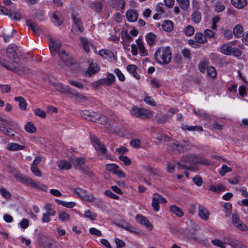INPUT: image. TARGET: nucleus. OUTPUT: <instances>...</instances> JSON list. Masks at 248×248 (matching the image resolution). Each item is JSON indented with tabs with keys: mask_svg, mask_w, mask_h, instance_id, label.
<instances>
[{
	"mask_svg": "<svg viewBox=\"0 0 248 248\" xmlns=\"http://www.w3.org/2000/svg\"><path fill=\"white\" fill-rule=\"evenodd\" d=\"M171 51L170 47H160L155 53V61L160 64H167L171 59Z\"/></svg>",
	"mask_w": 248,
	"mask_h": 248,
	"instance_id": "obj_1",
	"label": "nucleus"
},
{
	"mask_svg": "<svg viewBox=\"0 0 248 248\" xmlns=\"http://www.w3.org/2000/svg\"><path fill=\"white\" fill-rule=\"evenodd\" d=\"M15 177L18 181L27 186H29L32 188L44 191H46L47 190V187L46 186L41 184L38 181H34L31 178L21 173H17L15 175Z\"/></svg>",
	"mask_w": 248,
	"mask_h": 248,
	"instance_id": "obj_2",
	"label": "nucleus"
},
{
	"mask_svg": "<svg viewBox=\"0 0 248 248\" xmlns=\"http://www.w3.org/2000/svg\"><path fill=\"white\" fill-rule=\"evenodd\" d=\"M56 90L62 94H66L70 97L78 99H83L84 97L78 93L76 90L69 87L68 86L64 85L59 82H52Z\"/></svg>",
	"mask_w": 248,
	"mask_h": 248,
	"instance_id": "obj_3",
	"label": "nucleus"
},
{
	"mask_svg": "<svg viewBox=\"0 0 248 248\" xmlns=\"http://www.w3.org/2000/svg\"><path fill=\"white\" fill-rule=\"evenodd\" d=\"M182 162L189 164V165L184 164L182 163L178 162L176 169L178 170H186L191 169L190 164H194L197 163L198 159L197 157L193 155H187L183 156L181 159Z\"/></svg>",
	"mask_w": 248,
	"mask_h": 248,
	"instance_id": "obj_4",
	"label": "nucleus"
},
{
	"mask_svg": "<svg viewBox=\"0 0 248 248\" xmlns=\"http://www.w3.org/2000/svg\"><path fill=\"white\" fill-rule=\"evenodd\" d=\"M82 117L85 119L89 121L101 124H105L108 121V119L106 116H103L102 117V118L104 119L103 121H101V120H100V114H98L93 111L85 110L82 111Z\"/></svg>",
	"mask_w": 248,
	"mask_h": 248,
	"instance_id": "obj_5",
	"label": "nucleus"
},
{
	"mask_svg": "<svg viewBox=\"0 0 248 248\" xmlns=\"http://www.w3.org/2000/svg\"><path fill=\"white\" fill-rule=\"evenodd\" d=\"M2 65L6 69L19 74L27 73L30 71V69L24 65L18 64L17 61H15L13 63H2Z\"/></svg>",
	"mask_w": 248,
	"mask_h": 248,
	"instance_id": "obj_6",
	"label": "nucleus"
},
{
	"mask_svg": "<svg viewBox=\"0 0 248 248\" xmlns=\"http://www.w3.org/2000/svg\"><path fill=\"white\" fill-rule=\"evenodd\" d=\"M91 140L97 153L100 155H105L106 158H108L106 147L101 140L94 136L91 137Z\"/></svg>",
	"mask_w": 248,
	"mask_h": 248,
	"instance_id": "obj_7",
	"label": "nucleus"
},
{
	"mask_svg": "<svg viewBox=\"0 0 248 248\" xmlns=\"http://www.w3.org/2000/svg\"><path fill=\"white\" fill-rule=\"evenodd\" d=\"M187 143L185 141H183L182 142L176 141L174 143L170 145L168 147L167 150L169 153L171 154L181 153L187 149Z\"/></svg>",
	"mask_w": 248,
	"mask_h": 248,
	"instance_id": "obj_8",
	"label": "nucleus"
},
{
	"mask_svg": "<svg viewBox=\"0 0 248 248\" xmlns=\"http://www.w3.org/2000/svg\"><path fill=\"white\" fill-rule=\"evenodd\" d=\"M167 202L166 199L162 195L157 193H155L153 194L152 206L155 211L157 212L159 210L160 207L159 204L160 203L165 204Z\"/></svg>",
	"mask_w": 248,
	"mask_h": 248,
	"instance_id": "obj_9",
	"label": "nucleus"
},
{
	"mask_svg": "<svg viewBox=\"0 0 248 248\" xmlns=\"http://www.w3.org/2000/svg\"><path fill=\"white\" fill-rule=\"evenodd\" d=\"M79 39L84 50L86 52H89L91 49L95 50V47L93 44L86 38L81 37Z\"/></svg>",
	"mask_w": 248,
	"mask_h": 248,
	"instance_id": "obj_10",
	"label": "nucleus"
},
{
	"mask_svg": "<svg viewBox=\"0 0 248 248\" xmlns=\"http://www.w3.org/2000/svg\"><path fill=\"white\" fill-rule=\"evenodd\" d=\"M135 219L137 222L144 225L150 230H152L153 229V226L149 220L142 215H137L136 216Z\"/></svg>",
	"mask_w": 248,
	"mask_h": 248,
	"instance_id": "obj_11",
	"label": "nucleus"
},
{
	"mask_svg": "<svg viewBox=\"0 0 248 248\" xmlns=\"http://www.w3.org/2000/svg\"><path fill=\"white\" fill-rule=\"evenodd\" d=\"M49 47L52 55L57 53L60 48L61 43L59 41H56L53 38H50Z\"/></svg>",
	"mask_w": 248,
	"mask_h": 248,
	"instance_id": "obj_12",
	"label": "nucleus"
},
{
	"mask_svg": "<svg viewBox=\"0 0 248 248\" xmlns=\"http://www.w3.org/2000/svg\"><path fill=\"white\" fill-rule=\"evenodd\" d=\"M198 215L203 220H207L209 219L210 213L205 207L200 205L198 207Z\"/></svg>",
	"mask_w": 248,
	"mask_h": 248,
	"instance_id": "obj_13",
	"label": "nucleus"
},
{
	"mask_svg": "<svg viewBox=\"0 0 248 248\" xmlns=\"http://www.w3.org/2000/svg\"><path fill=\"white\" fill-rule=\"evenodd\" d=\"M138 13L136 10L130 9L126 13V16L127 20L129 22H135L138 18Z\"/></svg>",
	"mask_w": 248,
	"mask_h": 248,
	"instance_id": "obj_14",
	"label": "nucleus"
},
{
	"mask_svg": "<svg viewBox=\"0 0 248 248\" xmlns=\"http://www.w3.org/2000/svg\"><path fill=\"white\" fill-rule=\"evenodd\" d=\"M17 49V46L14 44H10L8 46L7 49V54L10 58L16 59L17 57L16 51Z\"/></svg>",
	"mask_w": 248,
	"mask_h": 248,
	"instance_id": "obj_15",
	"label": "nucleus"
},
{
	"mask_svg": "<svg viewBox=\"0 0 248 248\" xmlns=\"http://www.w3.org/2000/svg\"><path fill=\"white\" fill-rule=\"evenodd\" d=\"M103 86H109L112 85L115 81V77L112 74H108L106 78H101Z\"/></svg>",
	"mask_w": 248,
	"mask_h": 248,
	"instance_id": "obj_16",
	"label": "nucleus"
},
{
	"mask_svg": "<svg viewBox=\"0 0 248 248\" xmlns=\"http://www.w3.org/2000/svg\"><path fill=\"white\" fill-rule=\"evenodd\" d=\"M59 56L62 62L66 65H68L72 63L71 60L68 54H66L65 50H62L59 53Z\"/></svg>",
	"mask_w": 248,
	"mask_h": 248,
	"instance_id": "obj_17",
	"label": "nucleus"
},
{
	"mask_svg": "<svg viewBox=\"0 0 248 248\" xmlns=\"http://www.w3.org/2000/svg\"><path fill=\"white\" fill-rule=\"evenodd\" d=\"M232 47L230 44L226 43L220 46V51L222 53L225 55H230L232 54Z\"/></svg>",
	"mask_w": 248,
	"mask_h": 248,
	"instance_id": "obj_18",
	"label": "nucleus"
},
{
	"mask_svg": "<svg viewBox=\"0 0 248 248\" xmlns=\"http://www.w3.org/2000/svg\"><path fill=\"white\" fill-rule=\"evenodd\" d=\"M137 43V46L139 49L140 53L142 56H145L147 55L148 53L145 47L144 46L143 43L142 41L140 39H137L136 41Z\"/></svg>",
	"mask_w": 248,
	"mask_h": 248,
	"instance_id": "obj_19",
	"label": "nucleus"
},
{
	"mask_svg": "<svg viewBox=\"0 0 248 248\" xmlns=\"http://www.w3.org/2000/svg\"><path fill=\"white\" fill-rule=\"evenodd\" d=\"M137 67L134 64H130L127 65V71L137 79L140 78V76L138 74L137 72Z\"/></svg>",
	"mask_w": 248,
	"mask_h": 248,
	"instance_id": "obj_20",
	"label": "nucleus"
},
{
	"mask_svg": "<svg viewBox=\"0 0 248 248\" xmlns=\"http://www.w3.org/2000/svg\"><path fill=\"white\" fill-rule=\"evenodd\" d=\"M80 198L84 201L90 202H94L95 200V198L93 195L86 190H85V193L82 195Z\"/></svg>",
	"mask_w": 248,
	"mask_h": 248,
	"instance_id": "obj_21",
	"label": "nucleus"
},
{
	"mask_svg": "<svg viewBox=\"0 0 248 248\" xmlns=\"http://www.w3.org/2000/svg\"><path fill=\"white\" fill-rule=\"evenodd\" d=\"M153 112L147 109L141 108L139 118L144 119L150 118L153 116Z\"/></svg>",
	"mask_w": 248,
	"mask_h": 248,
	"instance_id": "obj_22",
	"label": "nucleus"
},
{
	"mask_svg": "<svg viewBox=\"0 0 248 248\" xmlns=\"http://www.w3.org/2000/svg\"><path fill=\"white\" fill-rule=\"evenodd\" d=\"M25 147L16 143H9L7 145V149L9 151H17L23 150Z\"/></svg>",
	"mask_w": 248,
	"mask_h": 248,
	"instance_id": "obj_23",
	"label": "nucleus"
},
{
	"mask_svg": "<svg viewBox=\"0 0 248 248\" xmlns=\"http://www.w3.org/2000/svg\"><path fill=\"white\" fill-rule=\"evenodd\" d=\"M195 41L201 44H203L206 43L207 40L205 37L204 34L203 35L201 32H197L194 36Z\"/></svg>",
	"mask_w": 248,
	"mask_h": 248,
	"instance_id": "obj_24",
	"label": "nucleus"
},
{
	"mask_svg": "<svg viewBox=\"0 0 248 248\" xmlns=\"http://www.w3.org/2000/svg\"><path fill=\"white\" fill-rule=\"evenodd\" d=\"M76 163V167L77 169L81 170L83 169L85 167V159L83 157L76 158L75 160Z\"/></svg>",
	"mask_w": 248,
	"mask_h": 248,
	"instance_id": "obj_25",
	"label": "nucleus"
},
{
	"mask_svg": "<svg viewBox=\"0 0 248 248\" xmlns=\"http://www.w3.org/2000/svg\"><path fill=\"white\" fill-rule=\"evenodd\" d=\"M162 27L165 31L170 32L173 29V23L170 20H165L163 22Z\"/></svg>",
	"mask_w": 248,
	"mask_h": 248,
	"instance_id": "obj_26",
	"label": "nucleus"
},
{
	"mask_svg": "<svg viewBox=\"0 0 248 248\" xmlns=\"http://www.w3.org/2000/svg\"><path fill=\"white\" fill-rule=\"evenodd\" d=\"M16 101L19 102V106L22 110H26L27 109V102L25 99L22 96L16 97L14 98Z\"/></svg>",
	"mask_w": 248,
	"mask_h": 248,
	"instance_id": "obj_27",
	"label": "nucleus"
},
{
	"mask_svg": "<svg viewBox=\"0 0 248 248\" xmlns=\"http://www.w3.org/2000/svg\"><path fill=\"white\" fill-rule=\"evenodd\" d=\"M90 6L96 12H100L103 8V4L99 1H95L91 3Z\"/></svg>",
	"mask_w": 248,
	"mask_h": 248,
	"instance_id": "obj_28",
	"label": "nucleus"
},
{
	"mask_svg": "<svg viewBox=\"0 0 248 248\" xmlns=\"http://www.w3.org/2000/svg\"><path fill=\"white\" fill-rule=\"evenodd\" d=\"M57 165L61 170H69L71 168L70 163L65 160H61L57 163Z\"/></svg>",
	"mask_w": 248,
	"mask_h": 248,
	"instance_id": "obj_29",
	"label": "nucleus"
},
{
	"mask_svg": "<svg viewBox=\"0 0 248 248\" xmlns=\"http://www.w3.org/2000/svg\"><path fill=\"white\" fill-rule=\"evenodd\" d=\"M55 201L57 203H59V204L68 208H71L76 205V203L73 202H65L61 201L57 199H55Z\"/></svg>",
	"mask_w": 248,
	"mask_h": 248,
	"instance_id": "obj_30",
	"label": "nucleus"
},
{
	"mask_svg": "<svg viewBox=\"0 0 248 248\" xmlns=\"http://www.w3.org/2000/svg\"><path fill=\"white\" fill-rule=\"evenodd\" d=\"M232 4L235 7L241 9L247 4L246 0H231Z\"/></svg>",
	"mask_w": 248,
	"mask_h": 248,
	"instance_id": "obj_31",
	"label": "nucleus"
},
{
	"mask_svg": "<svg viewBox=\"0 0 248 248\" xmlns=\"http://www.w3.org/2000/svg\"><path fill=\"white\" fill-rule=\"evenodd\" d=\"M118 226L120 227L121 228L125 229L129 232L138 233V232H136V229L135 227H133L130 224L127 223H123L121 224H118Z\"/></svg>",
	"mask_w": 248,
	"mask_h": 248,
	"instance_id": "obj_32",
	"label": "nucleus"
},
{
	"mask_svg": "<svg viewBox=\"0 0 248 248\" xmlns=\"http://www.w3.org/2000/svg\"><path fill=\"white\" fill-rule=\"evenodd\" d=\"M202 19L201 13L195 10L191 15V19L195 23L198 24L201 21Z\"/></svg>",
	"mask_w": 248,
	"mask_h": 248,
	"instance_id": "obj_33",
	"label": "nucleus"
},
{
	"mask_svg": "<svg viewBox=\"0 0 248 248\" xmlns=\"http://www.w3.org/2000/svg\"><path fill=\"white\" fill-rule=\"evenodd\" d=\"M44 209L46 211V213L51 216H54L56 215V211L54 209L52 208V205L51 203H46L44 205Z\"/></svg>",
	"mask_w": 248,
	"mask_h": 248,
	"instance_id": "obj_34",
	"label": "nucleus"
},
{
	"mask_svg": "<svg viewBox=\"0 0 248 248\" xmlns=\"http://www.w3.org/2000/svg\"><path fill=\"white\" fill-rule=\"evenodd\" d=\"M0 121L5 123L6 124L13 128H16L18 127V123L12 119L6 120L1 117L0 119Z\"/></svg>",
	"mask_w": 248,
	"mask_h": 248,
	"instance_id": "obj_35",
	"label": "nucleus"
},
{
	"mask_svg": "<svg viewBox=\"0 0 248 248\" xmlns=\"http://www.w3.org/2000/svg\"><path fill=\"white\" fill-rule=\"evenodd\" d=\"M243 32V28L241 25H236L233 28V34L234 36L237 38L240 37L242 35Z\"/></svg>",
	"mask_w": 248,
	"mask_h": 248,
	"instance_id": "obj_36",
	"label": "nucleus"
},
{
	"mask_svg": "<svg viewBox=\"0 0 248 248\" xmlns=\"http://www.w3.org/2000/svg\"><path fill=\"white\" fill-rule=\"evenodd\" d=\"M25 130L30 133H34L36 131V128L34 124L31 122H28L25 125Z\"/></svg>",
	"mask_w": 248,
	"mask_h": 248,
	"instance_id": "obj_37",
	"label": "nucleus"
},
{
	"mask_svg": "<svg viewBox=\"0 0 248 248\" xmlns=\"http://www.w3.org/2000/svg\"><path fill=\"white\" fill-rule=\"evenodd\" d=\"M52 21L56 26H60L62 23V20L58 13H53L52 14Z\"/></svg>",
	"mask_w": 248,
	"mask_h": 248,
	"instance_id": "obj_38",
	"label": "nucleus"
},
{
	"mask_svg": "<svg viewBox=\"0 0 248 248\" xmlns=\"http://www.w3.org/2000/svg\"><path fill=\"white\" fill-rule=\"evenodd\" d=\"M170 210L171 212L178 217H182L184 215V213L181 209L175 205H171L170 207Z\"/></svg>",
	"mask_w": 248,
	"mask_h": 248,
	"instance_id": "obj_39",
	"label": "nucleus"
},
{
	"mask_svg": "<svg viewBox=\"0 0 248 248\" xmlns=\"http://www.w3.org/2000/svg\"><path fill=\"white\" fill-rule=\"evenodd\" d=\"M182 128L183 130H187L188 131H202L203 129L202 126H190L188 125H182Z\"/></svg>",
	"mask_w": 248,
	"mask_h": 248,
	"instance_id": "obj_40",
	"label": "nucleus"
},
{
	"mask_svg": "<svg viewBox=\"0 0 248 248\" xmlns=\"http://www.w3.org/2000/svg\"><path fill=\"white\" fill-rule=\"evenodd\" d=\"M4 128H2V129H0L2 132L9 137L13 138L15 136V132L11 128L6 126L4 124Z\"/></svg>",
	"mask_w": 248,
	"mask_h": 248,
	"instance_id": "obj_41",
	"label": "nucleus"
},
{
	"mask_svg": "<svg viewBox=\"0 0 248 248\" xmlns=\"http://www.w3.org/2000/svg\"><path fill=\"white\" fill-rule=\"evenodd\" d=\"M58 218L62 222L67 221L70 219V215L64 211H61L58 213Z\"/></svg>",
	"mask_w": 248,
	"mask_h": 248,
	"instance_id": "obj_42",
	"label": "nucleus"
},
{
	"mask_svg": "<svg viewBox=\"0 0 248 248\" xmlns=\"http://www.w3.org/2000/svg\"><path fill=\"white\" fill-rule=\"evenodd\" d=\"M180 7L184 10H187L189 6V0H176Z\"/></svg>",
	"mask_w": 248,
	"mask_h": 248,
	"instance_id": "obj_43",
	"label": "nucleus"
},
{
	"mask_svg": "<svg viewBox=\"0 0 248 248\" xmlns=\"http://www.w3.org/2000/svg\"><path fill=\"white\" fill-rule=\"evenodd\" d=\"M155 37V35L152 33H149L146 35V41L149 45L152 46L154 44Z\"/></svg>",
	"mask_w": 248,
	"mask_h": 248,
	"instance_id": "obj_44",
	"label": "nucleus"
},
{
	"mask_svg": "<svg viewBox=\"0 0 248 248\" xmlns=\"http://www.w3.org/2000/svg\"><path fill=\"white\" fill-rule=\"evenodd\" d=\"M230 243L232 248H247L246 246L235 239Z\"/></svg>",
	"mask_w": 248,
	"mask_h": 248,
	"instance_id": "obj_45",
	"label": "nucleus"
},
{
	"mask_svg": "<svg viewBox=\"0 0 248 248\" xmlns=\"http://www.w3.org/2000/svg\"><path fill=\"white\" fill-rule=\"evenodd\" d=\"M99 54L102 57L106 56V58L108 57L109 58H111L112 57H113V53L111 51L108 49L101 50L99 52Z\"/></svg>",
	"mask_w": 248,
	"mask_h": 248,
	"instance_id": "obj_46",
	"label": "nucleus"
},
{
	"mask_svg": "<svg viewBox=\"0 0 248 248\" xmlns=\"http://www.w3.org/2000/svg\"><path fill=\"white\" fill-rule=\"evenodd\" d=\"M72 18L75 25L76 26V27L78 29V31L81 32H83L84 28L81 25V22L80 19L74 16H72Z\"/></svg>",
	"mask_w": 248,
	"mask_h": 248,
	"instance_id": "obj_47",
	"label": "nucleus"
},
{
	"mask_svg": "<svg viewBox=\"0 0 248 248\" xmlns=\"http://www.w3.org/2000/svg\"><path fill=\"white\" fill-rule=\"evenodd\" d=\"M207 75L211 78H215L217 76V72L215 68L213 66L207 68Z\"/></svg>",
	"mask_w": 248,
	"mask_h": 248,
	"instance_id": "obj_48",
	"label": "nucleus"
},
{
	"mask_svg": "<svg viewBox=\"0 0 248 248\" xmlns=\"http://www.w3.org/2000/svg\"><path fill=\"white\" fill-rule=\"evenodd\" d=\"M212 243L215 246L221 248H226L225 243L224 241H222L219 239H214L212 240Z\"/></svg>",
	"mask_w": 248,
	"mask_h": 248,
	"instance_id": "obj_49",
	"label": "nucleus"
},
{
	"mask_svg": "<svg viewBox=\"0 0 248 248\" xmlns=\"http://www.w3.org/2000/svg\"><path fill=\"white\" fill-rule=\"evenodd\" d=\"M232 170V168L228 167L225 164H223L221 167V170L219 171V173L221 176H223L227 172H230Z\"/></svg>",
	"mask_w": 248,
	"mask_h": 248,
	"instance_id": "obj_50",
	"label": "nucleus"
},
{
	"mask_svg": "<svg viewBox=\"0 0 248 248\" xmlns=\"http://www.w3.org/2000/svg\"><path fill=\"white\" fill-rule=\"evenodd\" d=\"M84 216L86 217L90 218L92 220H94L96 218V215L90 210H87L84 212Z\"/></svg>",
	"mask_w": 248,
	"mask_h": 248,
	"instance_id": "obj_51",
	"label": "nucleus"
},
{
	"mask_svg": "<svg viewBox=\"0 0 248 248\" xmlns=\"http://www.w3.org/2000/svg\"><path fill=\"white\" fill-rule=\"evenodd\" d=\"M208 65L207 61L206 60H203L201 61L199 65V69L201 72L203 73L205 72Z\"/></svg>",
	"mask_w": 248,
	"mask_h": 248,
	"instance_id": "obj_52",
	"label": "nucleus"
},
{
	"mask_svg": "<svg viewBox=\"0 0 248 248\" xmlns=\"http://www.w3.org/2000/svg\"><path fill=\"white\" fill-rule=\"evenodd\" d=\"M184 32L187 36H191L194 33V29L192 26L188 25L185 28Z\"/></svg>",
	"mask_w": 248,
	"mask_h": 248,
	"instance_id": "obj_53",
	"label": "nucleus"
},
{
	"mask_svg": "<svg viewBox=\"0 0 248 248\" xmlns=\"http://www.w3.org/2000/svg\"><path fill=\"white\" fill-rule=\"evenodd\" d=\"M156 121L159 123H164L169 120V117L167 115H162V114H157L156 116Z\"/></svg>",
	"mask_w": 248,
	"mask_h": 248,
	"instance_id": "obj_54",
	"label": "nucleus"
},
{
	"mask_svg": "<svg viewBox=\"0 0 248 248\" xmlns=\"http://www.w3.org/2000/svg\"><path fill=\"white\" fill-rule=\"evenodd\" d=\"M209 189L210 190L213 191V192H218L220 191L225 190L224 188L220 185H217V186L211 185L209 186Z\"/></svg>",
	"mask_w": 248,
	"mask_h": 248,
	"instance_id": "obj_55",
	"label": "nucleus"
},
{
	"mask_svg": "<svg viewBox=\"0 0 248 248\" xmlns=\"http://www.w3.org/2000/svg\"><path fill=\"white\" fill-rule=\"evenodd\" d=\"M141 108L134 107L132 108L130 111V113L132 116L135 117H139L140 115Z\"/></svg>",
	"mask_w": 248,
	"mask_h": 248,
	"instance_id": "obj_56",
	"label": "nucleus"
},
{
	"mask_svg": "<svg viewBox=\"0 0 248 248\" xmlns=\"http://www.w3.org/2000/svg\"><path fill=\"white\" fill-rule=\"evenodd\" d=\"M0 193L2 196L6 199L9 200L11 197V194L9 191L3 187H1L0 189Z\"/></svg>",
	"mask_w": 248,
	"mask_h": 248,
	"instance_id": "obj_57",
	"label": "nucleus"
},
{
	"mask_svg": "<svg viewBox=\"0 0 248 248\" xmlns=\"http://www.w3.org/2000/svg\"><path fill=\"white\" fill-rule=\"evenodd\" d=\"M118 168V166L115 164H108L106 165V169L113 174H115V172L116 171Z\"/></svg>",
	"mask_w": 248,
	"mask_h": 248,
	"instance_id": "obj_58",
	"label": "nucleus"
},
{
	"mask_svg": "<svg viewBox=\"0 0 248 248\" xmlns=\"http://www.w3.org/2000/svg\"><path fill=\"white\" fill-rule=\"evenodd\" d=\"M69 82L71 85L78 89H82L84 87V85L81 82H78L76 80L70 79L69 80Z\"/></svg>",
	"mask_w": 248,
	"mask_h": 248,
	"instance_id": "obj_59",
	"label": "nucleus"
},
{
	"mask_svg": "<svg viewBox=\"0 0 248 248\" xmlns=\"http://www.w3.org/2000/svg\"><path fill=\"white\" fill-rule=\"evenodd\" d=\"M31 170L36 176L40 177L42 176V172L38 167L31 166Z\"/></svg>",
	"mask_w": 248,
	"mask_h": 248,
	"instance_id": "obj_60",
	"label": "nucleus"
},
{
	"mask_svg": "<svg viewBox=\"0 0 248 248\" xmlns=\"http://www.w3.org/2000/svg\"><path fill=\"white\" fill-rule=\"evenodd\" d=\"M72 191H73L78 197L85 193V190L80 187L72 188Z\"/></svg>",
	"mask_w": 248,
	"mask_h": 248,
	"instance_id": "obj_61",
	"label": "nucleus"
},
{
	"mask_svg": "<svg viewBox=\"0 0 248 248\" xmlns=\"http://www.w3.org/2000/svg\"><path fill=\"white\" fill-rule=\"evenodd\" d=\"M97 71V67L93 65H90L87 70V74H88L89 76L95 74Z\"/></svg>",
	"mask_w": 248,
	"mask_h": 248,
	"instance_id": "obj_62",
	"label": "nucleus"
},
{
	"mask_svg": "<svg viewBox=\"0 0 248 248\" xmlns=\"http://www.w3.org/2000/svg\"><path fill=\"white\" fill-rule=\"evenodd\" d=\"M9 17L12 19L16 20H19L21 19V15L18 12H10Z\"/></svg>",
	"mask_w": 248,
	"mask_h": 248,
	"instance_id": "obj_63",
	"label": "nucleus"
},
{
	"mask_svg": "<svg viewBox=\"0 0 248 248\" xmlns=\"http://www.w3.org/2000/svg\"><path fill=\"white\" fill-rule=\"evenodd\" d=\"M204 34L206 38H214L215 35V32L209 29H206L204 30Z\"/></svg>",
	"mask_w": 248,
	"mask_h": 248,
	"instance_id": "obj_64",
	"label": "nucleus"
}]
</instances>
